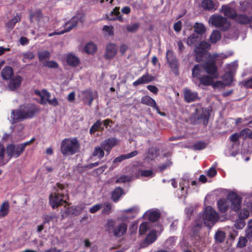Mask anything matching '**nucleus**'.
<instances>
[{"label": "nucleus", "instance_id": "obj_1", "mask_svg": "<svg viewBox=\"0 0 252 252\" xmlns=\"http://www.w3.org/2000/svg\"><path fill=\"white\" fill-rule=\"evenodd\" d=\"M39 111L37 105L32 103H25L21 105L19 109L12 110L11 118L14 122L17 123L34 117Z\"/></svg>", "mask_w": 252, "mask_h": 252}, {"label": "nucleus", "instance_id": "obj_2", "mask_svg": "<svg viewBox=\"0 0 252 252\" xmlns=\"http://www.w3.org/2000/svg\"><path fill=\"white\" fill-rule=\"evenodd\" d=\"M55 188L56 191L51 193L49 196V203L53 209L63 205L68 199V190L64 185L58 183Z\"/></svg>", "mask_w": 252, "mask_h": 252}, {"label": "nucleus", "instance_id": "obj_3", "mask_svg": "<svg viewBox=\"0 0 252 252\" xmlns=\"http://www.w3.org/2000/svg\"><path fill=\"white\" fill-rule=\"evenodd\" d=\"M84 22V15L82 13H77L75 16H73L69 21L66 22L64 25V30L57 32H54L48 34V36L51 37L55 35H61L65 32H68L71 30L76 27L80 22L83 23Z\"/></svg>", "mask_w": 252, "mask_h": 252}, {"label": "nucleus", "instance_id": "obj_4", "mask_svg": "<svg viewBox=\"0 0 252 252\" xmlns=\"http://www.w3.org/2000/svg\"><path fill=\"white\" fill-rule=\"evenodd\" d=\"M79 147V144L76 138L65 139L62 142L61 151L63 155H72L77 152Z\"/></svg>", "mask_w": 252, "mask_h": 252}, {"label": "nucleus", "instance_id": "obj_5", "mask_svg": "<svg viewBox=\"0 0 252 252\" xmlns=\"http://www.w3.org/2000/svg\"><path fill=\"white\" fill-rule=\"evenodd\" d=\"M199 215L201 216L205 225L210 228V224L213 225L219 220L220 218L219 214L210 206L205 208L202 215Z\"/></svg>", "mask_w": 252, "mask_h": 252}, {"label": "nucleus", "instance_id": "obj_6", "mask_svg": "<svg viewBox=\"0 0 252 252\" xmlns=\"http://www.w3.org/2000/svg\"><path fill=\"white\" fill-rule=\"evenodd\" d=\"M209 22L212 26L220 28L223 32L228 30L231 24L226 18L219 14H214L209 18Z\"/></svg>", "mask_w": 252, "mask_h": 252}, {"label": "nucleus", "instance_id": "obj_7", "mask_svg": "<svg viewBox=\"0 0 252 252\" xmlns=\"http://www.w3.org/2000/svg\"><path fill=\"white\" fill-rule=\"evenodd\" d=\"M227 199L229 203H231L230 208L231 210L235 212L240 210L242 200V198L240 196L235 192L232 191L228 194Z\"/></svg>", "mask_w": 252, "mask_h": 252}, {"label": "nucleus", "instance_id": "obj_8", "mask_svg": "<svg viewBox=\"0 0 252 252\" xmlns=\"http://www.w3.org/2000/svg\"><path fill=\"white\" fill-rule=\"evenodd\" d=\"M21 150V148L19 144H10L7 146L6 153L9 158H17L23 153V151Z\"/></svg>", "mask_w": 252, "mask_h": 252}, {"label": "nucleus", "instance_id": "obj_9", "mask_svg": "<svg viewBox=\"0 0 252 252\" xmlns=\"http://www.w3.org/2000/svg\"><path fill=\"white\" fill-rule=\"evenodd\" d=\"M141 103L143 104L152 107L156 110L158 114L161 116H165L166 114L164 112H161L158 106L156 101L149 95H145L142 97L141 99Z\"/></svg>", "mask_w": 252, "mask_h": 252}, {"label": "nucleus", "instance_id": "obj_10", "mask_svg": "<svg viewBox=\"0 0 252 252\" xmlns=\"http://www.w3.org/2000/svg\"><path fill=\"white\" fill-rule=\"evenodd\" d=\"M118 140L115 137H109L105 139L100 143V146L109 155L112 149L117 145Z\"/></svg>", "mask_w": 252, "mask_h": 252}, {"label": "nucleus", "instance_id": "obj_11", "mask_svg": "<svg viewBox=\"0 0 252 252\" xmlns=\"http://www.w3.org/2000/svg\"><path fill=\"white\" fill-rule=\"evenodd\" d=\"M203 66L204 69L208 74L213 75L214 78H217L218 77L217 67L214 61H207Z\"/></svg>", "mask_w": 252, "mask_h": 252}, {"label": "nucleus", "instance_id": "obj_12", "mask_svg": "<svg viewBox=\"0 0 252 252\" xmlns=\"http://www.w3.org/2000/svg\"><path fill=\"white\" fill-rule=\"evenodd\" d=\"M118 51L117 45L113 43H109L106 45L104 58L106 60L113 59L116 55Z\"/></svg>", "mask_w": 252, "mask_h": 252}, {"label": "nucleus", "instance_id": "obj_13", "mask_svg": "<svg viewBox=\"0 0 252 252\" xmlns=\"http://www.w3.org/2000/svg\"><path fill=\"white\" fill-rule=\"evenodd\" d=\"M184 100L188 103H190L199 99L198 94L196 92H192L188 89H185L184 91Z\"/></svg>", "mask_w": 252, "mask_h": 252}, {"label": "nucleus", "instance_id": "obj_14", "mask_svg": "<svg viewBox=\"0 0 252 252\" xmlns=\"http://www.w3.org/2000/svg\"><path fill=\"white\" fill-rule=\"evenodd\" d=\"M193 83L197 86L200 87L201 85L205 86H208L213 83V78L208 75H202L197 80H193Z\"/></svg>", "mask_w": 252, "mask_h": 252}, {"label": "nucleus", "instance_id": "obj_15", "mask_svg": "<svg viewBox=\"0 0 252 252\" xmlns=\"http://www.w3.org/2000/svg\"><path fill=\"white\" fill-rule=\"evenodd\" d=\"M218 3H215L212 0H202L201 3V7L206 11H215L218 7Z\"/></svg>", "mask_w": 252, "mask_h": 252}, {"label": "nucleus", "instance_id": "obj_16", "mask_svg": "<svg viewBox=\"0 0 252 252\" xmlns=\"http://www.w3.org/2000/svg\"><path fill=\"white\" fill-rule=\"evenodd\" d=\"M127 227L126 224L124 222L115 226L113 230L114 236L118 238L123 236L126 233Z\"/></svg>", "mask_w": 252, "mask_h": 252}, {"label": "nucleus", "instance_id": "obj_17", "mask_svg": "<svg viewBox=\"0 0 252 252\" xmlns=\"http://www.w3.org/2000/svg\"><path fill=\"white\" fill-rule=\"evenodd\" d=\"M157 239L156 230H152L148 234L144 240L141 243L142 247H146L154 243Z\"/></svg>", "mask_w": 252, "mask_h": 252}, {"label": "nucleus", "instance_id": "obj_18", "mask_svg": "<svg viewBox=\"0 0 252 252\" xmlns=\"http://www.w3.org/2000/svg\"><path fill=\"white\" fill-rule=\"evenodd\" d=\"M119 10V7H115L110 12L109 15H106L107 19L109 21L118 20L120 22H122L123 21V18L120 14Z\"/></svg>", "mask_w": 252, "mask_h": 252}, {"label": "nucleus", "instance_id": "obj_19", "mask_svg": "<svg viewBox=\"0 0 252 252\" xmlns=\"http://www.w3.org/2000/svg\"><path fill=\"white\" fill-rule=\"evenodd\" d=\"M22 78L20 75H16L14 78L10 79L8 84V88L10 90L14 91L19 88L22 83Z\"/></svg>", "mask_w": 252, "mask_h": 252}, {"label": "nucleus", "instance_id": "obj_20", "mask_svg": "<svg viewBox=\"0 0 252 252\" xmlns=\"http://www.w3.org/2000/svg\"><path fill=\"white\" fill-rule=\"evenodd\" d=\"M154 80V77L148 73L143 75L137 80L133 82V86H137L143 84H147L153 81Z\"/></svg>", "mask_w": 252, "mask_h": 252}, {"label": "nucleus", "instance_id": "obj_21", "mask_svg": "<svg viewBox=\"0 0 252 252\" xmlns=\"http://www.w3.org/2000/svg\"><path fill=\"white\" fill-rule=\"evenodd\" d=\"M217 205L220 212L225 213L229 209V202L227 199L220 198L218 201Z\"/></svg>", "mask_w": 252, "mask_h": 252}, {"label": "nucleus", "instance_id": "obj_22", "mask_svg": "<svg viewBox=\"0 0 252 252\" xmlns=\"http://www.w3.org/2000/svg\"><path fill=\"white\" fill-rule=\"evenodd\" d=\"M221 10L224 16L232 19H234L237 15V13L235 11L233 10L230 6L226 5H222Z\"/></svg>", "mask_w": 252, "mask_h": 252}, {"label": "nucleus", "instance_id": "obj_23", "mask_svg": "<svg viewBox=\"0 0 252 252\" xmlns=\"http://www.w3.org/2000/svg\"><path fill=\"white\" fill-rule=\"evenodd\" d=\"M251 19L248 16L243 14H237L234 20L240 25H247L251 24Z\"/></svg>", "mask_w": 252, "mask_h": 252}, {"label": "nucleus", "instance_id": "obj_24", "mask_svg": "<svg viewBox=\"0 0 252 252\" xmlns=\"http://www.w3.org/2000/svg\"><path fill=\"white\" fill-rule=\"evenodd\" d=\"M211 45L207 41H202L199 45L195 47L194 51L198 52L199 54H205V50L210 49Z\"/></svg>", "mask_w": 252, "mask_h": 252}, {"label": "nucleus", "instance_id": "obj_25", "mask_svg": "<svg viewBox=\"0 0 252 252\" xmlns=\"http://www.w3.org/2000/svg\"><path fill=\"white\" fill-rule=\"evenodd\" d=\"M203 66L200 64L195 65L192 69V81L194 79L197 80L202 76L201 73L203 71Z\"/></svg>", "mask_w": 252, "mask_h": 252}, {"label": "nucleus", "instance_id": "obj_26", "mask_svg": "<svg viewBox=\"0 0 252 252\" xmlns=\"http://www.w3.org/2000/svg\"><path fill=\"white\" fill-rule=\"evenodd\" d=\"M10 205L8 201H5L0 206V218H4L9 212Z\"/></svg>", "mask_w": 252, "mask_h": 252}, {"label": "nucleus", "instance_id": "obj_27", "mask_svg": "<svg viewBox=\"0 0 252 252\" xmlns=\"http://www.w3.org/2000/svg\"><path fill=\"white\" fill-rule=\"evenodd\" d=\"M1 76L4 80H9L13 75V68L9 66L4 67L1 71Z\"/></svg>", "mask_w": 252, "mask_h": 252}, {"label": "nucleus", "instance_id": "obj_28", "mask_svg": "<svg viewBox=\"0 0 252 252\" xmlns=\"http://www.w3.org/2000/svg\"><path fill=\"white\" fill-rule=\"evenodd\" d=\"M124 193V190L121 187H117L112 192V199L114 202H117Z\"/></svg>", "mask_w": 252, "mask_h": 252}, {"label": "nucleus", "instance_id": "obj_29", "mask_svg": "<svg viewBox=\"0 0 252 252\" xmlns=\"http://www.w3.org/2000/svg\"><path fill=\"white\" fill-rule=\"evenodd\" d=\"M66 62L69 65L76 67L79 64L80 61L77 57L72 54H69L67 56Z\"/></svg>", "mask_w": 252, "mask_h": 252}, {"label": "nucleus", "instance_id": "obj_30", "mask_svg": "<svg viewBox=\"0 0 252 252\" xmlns=\"http://www.w3.org/2000/svg\"><path fill=\"white\" fill-rule=\"evenodd\" d=\"M21 15H18V14H17L16 16H14L6 24V27L11 30L14 27L17 22L21 21Z\"/></svg>", "mask_w": 252, "mask_h": 252}, {"label": "nucleus", "instance_id": "obj_31", "mask_svg": "<svg viewBox=\"0 0 252 252\" xmlns=\"http://www.w3.org/2000/svg\"><path fill=\"white\" fill-rule=\"evenodd\" d=\"M147 215H148L149 220L154 222L158 220L160 216V214L157 211H153L149 212Z\"/></svg>", "mask_w": 252, "mask_h": 252}, {"label": "nucleus", "instance_id": "obj_32", "mask_svg": "<svg viewBox=\"0 0 252 252\" xmlns=\"http://www.w3.org/2000/svg\"><path fill=\"white\" fill-rule=\"evenodd\" d=\"M194 33L202 35L206 32L205 27L201 23H196L194 26Z\"/></svg>", "mask_w": 252, "mask_h": 252}, {"label": "nucleus", "instance_id": "obj_33", "mask_svg": "<svg viewBox=\"0 0 252 252\" xmlns=\"http://www.w3.org/2000/svg\"><path fill=\"white\" fill-rule=\"evenodd\" d=\"M199 41V36L196 33H193L187 39V44L189 46L195 45Z\"/></svg>", "mask_w": 252, "mask_h": 252}, {"label": "nucleus", "instance_id": "obj_34", "mask_svg": "<svg viewBox=\"0 0 252 252\" xmlns=\"http://www.w3.org/2000/svg\"><path fill=\"white\" fill-rule=\"evenodd\" d=\"M84 50L88 54H93L96 51L97 47L93 43L89 42L86 44Z\"/></svg>", "mask_w": 252, "mask_h": 252}, {"label": "nucleus", "instance_id": "obj_35", "mask_svg": "<svg viewBox=\"0 0 252 252\" xmlns=\"http://www.w3.org/2000/svg\"><path fill=\"white\" fill-rule=\"evenodd\" d=\"M221 38L220 32L218 30H215L213 32L210 36V40L211 43H216Z\"/></svg>", "mask_w": 252, "mask_h": 252}, {"label": "nucleus", "instance_id": "obj_36", "mask_svg": "<svg viewBox=\"0 0 252 252\" xmlns=\"http://www.w3.org/2000/svg\"><path fill=\"white\" fill-rule=\"evenodd\" d=\"M101 147H96L94 149L93 153V156L94 157H97L99 159L102 158L104 156V152Z\"/></svg>", "mask_w": 252, "mask_h": 252}, {"label": "nucleus", "instance_id": "obj_37", "mask_svg": "<svg viewBox=\"0 0 252 252\" xmlns=\"http://www.w3.org/2000/svg\"><path fill=\"white\" fill-rule=\"evenodd\" d=\"M102 124V123L100 120L96 121V122L94 123V125L91 127L89 130L90 133L91 134H93L97 131H99Z\"/></svg>", "mask_w": 252, "mask_h": 252}, {"label": "nucleus", "instance_id": "obj_38", "mask_svg": "<svg viewBox=\"0 0 252 252\" xmlns=\"http://www.w3.org/2000/svg\"><path fill=\"white\" fill-rule=\"evenodd\" d=\"M42 93L43 94L40 97L39 103L41 104H46L48 102V98L50 97V94L46 90H44Z\"/></svg>", "mask_w": 252, "mask_h": 252}, {"label": "nucleus", "instance_id": "obj_39", "mask_svg": "<svg viewBox=\"0 0 252 252\" xmlns=\"http://www.w3.org/2000/svg\"><path fill=\"white\" fill-rule=\"evenodd\" d=\"M240 135L252 139V130L249 128H244L240 131Z\"/></svg>", "mask_w": 252, "mask_h": 252}, {"label": "nucleus", "instance_id": "obj_40", "mask_svg": "<svg viewBox=\"0 0 252 252\" xmlns=\"http://www.w3.org/2000/svg\"><path fill=\"white\" fill-rule=\"evenodd\" d=\"M149 229L147 222H142L140 224L139 229V234L140 235H144Z\"/></svg>", "mask_w": 252, "mask_h": 252}, {"label": "nucleus", "instance_id": "obj_41", "mask_svg": "<svg viewBox=\"0 0 252 252\" xmlns=\"http://www.w3.org/2000/svg\"><path fill=\"white\" fill-rule=\"evenodd\" d=\"M225 233L222 231H218L215 234V239L219 243H222L225 237Z\"/></svg>", "mask_w": 252, "mask_h": 252}, {"label": "nucleus", "instance_id": "obj_42", "mask_svg": "<svg viewBox=\"0 0 252 252\" xmlns=\"http://www.w3.org/2000/svg\"><path fill=\"white\" fill-rule=\"evenodd\" d=\"M170 68H171L173 72L175 73V74L178 75V61L174 60L170 62H168Z\"/></svg>", "mask_w": 252, "mask_h": 252}, {"label": "nucleus", "instance_id": "obj_43", "mask_svg": "<svg viewBox=\"0 0 252 252\" xmlns=\"http://www.w3.org/2000/svg\"><path fill=\"white\" fill-rule=\"evenodd\" d=\"M50 54L48 51H44L38 53V60L40 62L43 61L44 60L50 58Z\"/></svg>", "mask_w": 252, "mask_h": 252}, {"label": "nucleus", "instance_id": "obj_44", "mask_svg": "<svg viewBox=\"0 0 252 252\" xmlns=\"http://www.w3.org/2000/svg\"><path fill=\"white\" fill-rule=\"evenodd\" d=\"M131 181V177L129 176L122 175L118 178L116 181V184L119 183H125L126 182H129Z\"/></svg>", "mask_w": 252, "mask_h": 252}, {"label": "nucleus", "instance_id": "obj_45", "mask_svg": "<svg viewBox=\"0 0 252 252\" xmlns=\"http://www.w3.org/2000/svg\"><path fill=\"white\" fill-rule=\"evenodd\" d=\"M207 146L206 143L203 141H200L196 142L193 145V147L195 150H201L205 149Z\"/></svg>", "mask_w": 252, "mask_h": 252}, {"label": "nucleus", "instance_id": "obj_46", "mask_svg": "<svg viewBox=\"0 0 252 252\" xmlns=\"http://www.w3.org/2000/svg\"><path fill=\"white\" fill-rule=\"evenodd\" d=\"M139 27V23H134L132 25H128L126 27V30L130 32H134L138 29Z\"/></svg>", "mask_w": 252, "mask_h": 252}, {"label": "nucleus", "instance_id": "obj_47", "mask_svg": "<svg viewBox=\"0 0 252 252\" xmlns=\"http://www.w3.org/2000/svg\"><path fill=\"white\" fill-rule=\"evenodd\" d=\"M166 59L167 60V63L174 60H177L174 53L170 50H167L166 53Z\"/></svg>", "mask_w": 252, "mask_h": 252}, {"label": "nucleus", "instance_id": "obj_48", "mask_svg": "<svg viewBox=\"0 0 252 252\" xmlns=\"http://www.w3.org/2000/svg\"><path fill=\"white\" fill-rule=\"evenodd\" d=\"M23 62L26 63L25 60H32L35 58V55L32 52L29 51L23 53Z\"/></svg>", "mask_w": 252, "mask_h": 252}, {"label": "nucleus", "instance_id": "obj_49", "mask_svg": "<svg viewBox=\"0 0 252 252\" xmlns=\"http://www.w3.org/2000/svg\"><path fill=\"white\" fill-rule=\"evenodd\" d=\"M209 115L205 113H202L198 117V120H200L204 126H207L208 123Z\"/></svg>", "mask_w": 252, "mask_h": 252}, {"label": "nucleus", "instance_id": "obj_50", "mask_svg": "<svg viewBox=\"0 0 252 252\" xmlns=\"http://www.w3.org/2000/svg\"><path fill=\"white\" fill-rule=\"evenodd\" d=\"M139 172L142 177H152L154 175V172L152 170H141Z\"/></svg>", "mask_w": 252, "mask_h": 252}, {"label": "nucleus", "instance_id": "obj_51", "mask_svg": "<svg viewBox=\"0 0 252 252\" xmlns=\"http://www.w3.org/2000/svg\"><path fill=\"white\" fill-rule=\"evenodd\" d=\"M223 80L227 81L226 83V85H230L233 81V77L232 75V71L230 70L228 72V74H226L223 77Z\"/></svg>", "mask_w": 252, "mask_h": 252}, {"label": "nucleus", "instance_id": "obj_52", "mask_svg": "<svg viewBox=\"0 0 252 252\" xmlns=\"http://www.w3.org/2000/svg\"><path fill=\"white\" fill-rule=\"evenodd\" d=\"M44 65L52 68H57L59 66L58 63L54 61H47Z\"/></svg>", "mask_w": 252, "mask_h": 252}, {"label": "nucleus", "instance_id": "obj_53", "mask_svg": "<svg viewBox=\"0 0 252 252\" xmlns=\"http://www.w3.org/2000/svg\"><path fill=\"white\" fill-rule=\"evenodd\" d=\"M35 140V138L34 137H33L30 141H26L23 143L19 144V145L21 148V151H23V152H24L25 150L26 147L27 146L31 145Z\"/></svg>", "mask_w": 252, "mask_h": 252}, {"label": "nucleus", "instance_id": "obj_54", "mask_svg": "<svg viewBox=\"0 0 252 252\" xmlns=\"http://www.w3.org/2000/svg\"><path fill=\"white\" fill-rule=\"evenodd\" d=\"M112 208V205L110 203H107L105 204L104 207L102 211V214H109L110 213Z\"/></svg>", "mask_w": 252, "mask_h": 252}, {"label": "nucleus", "instance_id": "obj_55", "mask_svg": "<svg viewBox=\"0 0 252 252\" xmlns=\"http://www.w3.org/2000/svg\"><path fill=\"white\" fill-rule=\"evenodd\" d=\"M102 30L104 32H107L109 35H113L114 34L113 27L111 26L105 25L103 27Z\"/></svg>", "mask_w": 252, "mask_h": 252}, {"label": "nucleus", "instance_id": "obj_56", "mask_svg": "<svg viewBox=\"0 0 252 252\" xmlns=\"http://www.w3.org/2000/svg\"><path fill=\"white\" fill-rule=\"evenodd\" d=\"M102 208V205L100 204H97L93 206L90 209V212L92 214L95 213Z\"/></svg>", "mask_w": 252, "mask_h": 252}, {"label": "nucleus", "instance_id": "obj_57", "mask_svg": "<svg viewBox=\"0 0 252 252\" xmlns=\"http://www.w3.org/2000/svg\"><path fill=\"white\" fill-rule=\"evenodd\" d=\"M246 236L250 241L252 240V226H249L248 229L246 230Z\"/></svg>", "mask_w": 252, "mask_h": 252}, {"label": "nucleus", "instance_id": "obj_58", "mask_svg": "<svg viewBox=\"0 0 252 252\" xmlns=\"http://www.w3.org/2000/svg\"><path fill=\"white\" fill-rule=\"evenodd\" d=\"M106 225L107 230L110 231L115 227V221L112 220H108Z\"/></svg>", "mask_w": 252, "mask_h": 252}, {"label": "nucleus", "instance_id": "obj_59", "mask_svg": "<svg viewBox=\"0 0 252 252\" xmlns=\"http://www.w3.org/2000/svg\"><path fill=\"white\" fill-rule=\"evenodd\" d=\"M243 86L246 88H252V77L242 82Z\"/></svg>", "mask_w": 252, "mask_h": 252}, {"label": "nucleus", "instance_id": "obj_60", "mask_svg": "<svg viewBox=\"0 0 252 252\" xmlns=\"http://www.w3.org/2000/svg\"><path fill=\"white\" fill-rule=\"evenodd\" d=\"M247 239H248L246 237H240L238 243V245L241 248L245 247L246 245Z\"/></svg>", "mask_w": 252, "mask_h": 252}, {"label": "nucleus", "instance_id": "obj_61", "mask_svg": "<svg viewBox=\"0 0 252 252\" xmlns=\"http://www.w3.org/2000/svg\"><path fill=\"white\" fill-rule=\"evenodd\" d=\"M182 29V22L181 21H178L174 24V30L176 32H179Z\"/></svg>", "mask_w": 252, "mask_h": 252}, {"label": "nucleus", "instance_id": "obj_62", "mask_svg": "<svg viewBox=\"0 0 252 252\" xmlns=\"http://www.w3.org/2000/svg\"><path fill=\"white\" fill-rule=\"evenodd\" d=\"M217 173L216 169L214 167H211L208 170L207 175L210 177H214Z\"/></svg>", "mask_w": 252, "mask_h": 252}, {"label": "nucleus", "instance_id": "obj_63", "mask_svg": "<svg viewBox=\"0 0 252 252\" xmlns=\"http://www.w3.org/2000/svg\"><path fill=\"white\" fill-rule=\"evenodd\" d=\"M147 89L150 91L151 92L153 93L154 94H157L158 92V88L154 85H148L147 86Z\"/></svg>", "mask_w": 252, "mask_h": 252}, {"label": "nucleus", "instance_id": "obj_64", "mask_svg": "<svg viewBox=\"0 0 252 252\" xmlns=\"http://www.w3.org/2000/svg\"><path fill=\"white\" fill-rule=\"evenodd\" d=\"M241 136L240 133L239 134L237 133H234L230 136L229 138L232 142H236L238 141L239 137Z\"/></svg>", "mask_w": 252, "mask_h": 252}]
</instances>
